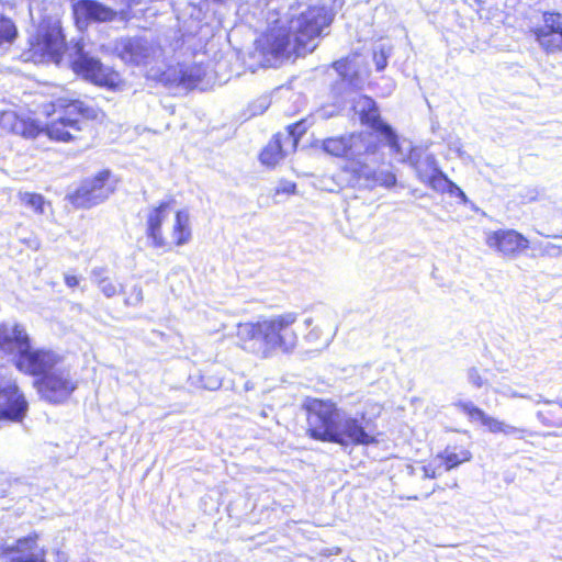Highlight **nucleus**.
Segmentation results:
<instances>
[{
    "label": "nucleus",
    "mask_w": 562,
    "mask_h": 562,
    "mask_svg": "<svg viewBox=\"0 0 562 562\" xmlns=\"http://www.w3.org/2000/svg\"><path fill=\"white\" fill-rule=\"evenodd\" d=\"M42 109L47 119L46 124L27 115L11 113L4 127L8 133L25 139H34L44 134L50 142L69 144L83 139L89 123L92 133L94 125L105 117L101 109L69 95H57L44 103Z\"/></svg>",
    "instance_id": "nucleus-1"
},
{
    "label": "nucleus",
    "mask_w": 562,
    "mask_h": 562,
    "mask_svg": "<svg viewBox=\"0 0 562 562\" xmlns=\"http://www.w3.org/2000/svg\"><path fill=\"white\" fill-rule=\"evenodd\" d=\"M33 387L42 400L58 405L71 397L78 387V381L68 371L49 370L45 375L33 381Z\"/></svg>",
    "instance_id": "nucleus-12"
},
{
    "label": "nucleus",
    "mask_w": 562,
    "mask_h": 562,
    "mask_svg": "<svg viewBox=\"0 0 562 562\" xmlns=\"http://www.w3.org/2000/svg\"><path fill=\"white\" fill-rule=\"evenodd\" d=\"M370 177H361L358 181L364 180L373 187L393 188L396 184V176L390 170L376 172L369 167Z\"/></svg>",
    "instance_id": "nucleus-25"
},
{
    "label": "nucleus",
    "mask_w": 562,
    "mask_h": 562,
    "mask_svg": "<svg viewBox=\"0 0 562 562\" xmlns=\"http://www.w3.org/2000/svg\"><path fill=\"white\" fill-rule=\"evenodd\" d=\"M322 149L330 156L345 158V170L355 179L370 177L369 164L362 157H371L381 154V139H372L371 135L362 131L351 132L338 136L325 138Z\"/></svg>",
    "instance_id": "nucleus-5"
},
{
    "label": "nucleus",
    "mask_w": 562,
    "mask_h": 562,
    "mask_svg": "<svg viewBox=\"0 0 562 562\" xmlns=\"http://www.w3.org/2000/svg\"><path fill=\"white\" fill-rule=\"evenodd\" d=\"M15 369L29 376L40 379L63 362V356L48 348H33L32 342L13 358Z\"/></svg>",
    "instance_id": "nucleus-11"
},
{
    "label": "nucleus",
    "mask_w": 562,
    "mask_h": 562,
    "mask_svg": "<svg viewBox=\"0 0 562 562\" xmlns=\"http://www.w3.org/2000/svg\"><path fill=\"white\" fill-rule=\"evenodd\" d=\"M485 244L504 258H517L530 247L529 239L513 228H499L488 232Z\"/></svg>",
    "instance_id": "nucleus-16"
},
{
    "label": "nucleus",
    "mask_w": 562,
    "mask_h": 562,
    "mask_svg": "<svg viewBox=\"0 0 562 562\" xmlns=\"http://www.w3.org/2000/svg\"><path fill=\"white\" fill-rule=\"evenodd\" d=\"M19 36L15 22L8 15L0 13V48L11 46Z\"/></svg>",
    "instance_id": "nucleus-24"
},
{
    "label": "nucleus",
    "mask_w": 562,
    "mask_h": 562,
    "mask_svg": "<svg viewBox=\"0 0 562 562\" xmlns=\"http://www.w3.org/2000/svg\"><path fill=\"white\" fill-rule=\"evenodd\" d=\"M116 48L119 50V56L123 60L130 63H137L144 53V47L136 38L133 37L122 38L117 43Z\"/></svg>",
    "instance_id": "nucleus-23"
},
{
    "label": "nucleus",
    "mask_w": 562,
    "mask_h": 562,
    "mask_svg": "<svg viewBox=\"0 0 562 562\" xmlns=\"http://www.w3.org/2000/svg\"><path fill=\"white\" fill-rule=\"evenodd\" d=\"M178 85L184 87L195 86L200 81V77L195 75L190 68L181 67L175 77Z\"/></svg>",
    "instance_id": "nucleus-32"
},
{
    "label": "nucleus",
    "mask_w": 562,
    "mask_h": 562,
    "mask_svg": "<svg viewBox=\"0 0 562 562\" xmlns=\"http://www.w3.org/2000/svg\"><path fill=\"white\" fill-rule=\"evenodd\" d=\"M175 200H162L148 209L145 216L144 235L147 245L161 252H170L175 248L191 243L193 237L192 223L187 210L173 211Z\"/></svg>",
    "instance_id": "nucleus-4"
},
{
    "label": "nucleus",
    "mask_w": 562,
    "mask_h": 562,
    "mask_svg": "<svg viewBox=\"0 0 562 562\" xmlns=\"http://www.w3.org/2000/svg\"><path fill=\"white\" fill-rule=\"evenodd\" d=\"M71 70L90 83L110 91H117L124 86L119 71L101 63L100 59L80 55L70 63Z\"/></svg>",
    "instance_id": "nucleus-8"
},
{
    "label": "nucleus",
    "mask_w": 562,
    "mask_h": 562,
    "mask_svg": "<svg viewBox=\"0 0 562 562\" xmlns=\"http://www.w3.org/2000/svg\"><path fill=\"white\" fill-rule=\"evenodd\" d=\"M98 286L106 297H112L119 293V284L108 277L100 279Z\"/></svg>",
    "instance_id": "nucleus-33"
},
{
    "label": "nucleus",
    "mask_w": 562,
    "mask_h": 562,
    "mask_svg": "<svg viewBox=\"0 0 562 562\" xmlns=\"http://www.w3.org/2000/svg\"><path fill=\"white\" fill-rule=\"evenodd\" d=\"M48 549L41 544V533L31 531L12 543L0 544L2 562H47Z\"/></svg>",
    "instance_id": "nucleus-13"
},
{
    "label": "nucleus",
    "mask_w": 562,
    "mask_h": 562,
    "mask_svg": "<svg viewBox=\"0 0 562 562\" xmlns=\"http://www.w3.org/2000/svg\"><path fill=\"white\" fill-rule=\"evenodd\" d=\"M457 407L460 412L467 415L469 420L472 423L479 422L482 425L483 420L487 415L482 408L475 406L471 402H459L457 403Z\"/></svg>",
    "instance_id": "nucleus-30"
},
{
    "label": "nucleus",
    "mask_w": 562,
    "mask_h": 562,
    "mask_svg": "<svg viewBox=\"0 0 562 562\" xmlns=\"http://www.w3.org/2000/svg\"><path fill=\"white\" fill-rule=\"evenodd\" d=\"M299 315L285 312L257 321L240 322L236 326L238 346L260 358H270L274 352L291 353L299 345L296 324Z\"/></svg>",
    "instance_id": "nucleus-3"
},
{
    "label": "nucleus",
    "mask_w": 562,
    "mask_h": 562,
    "mask_svg": "<svg viewBox=\"0 0 562 562\" xmlns=\"http://www.w3.org/2000/svg\"><path fill=\"white\" fill-rule=\"evenodd\" d=\"M18 198L22 205L33 210L35 214L42 215L44 213L46 200L41 193L19 192Z\"/></svg>",
    "instance_id": "nucleus-27"
},
{
    "label": "nucleus",
    "mask_w": 562,
    "mask_h": 562,
    "mask_svg": "<svg viewBox=\"0 0 562 562\" xmlns=\"http://www.w3.org/2000/svg\"><path fill=\"white\" fill-rule=\"evenodd\" d=\"M445 193H448L450 196H454L460 199L461 201H465L467 196L461 188H459L453 181L449 179L448 184L445 189Z\"/></svg>",
    "instance_id": "nucleus-35"
},
{
    "label": "nucleus",
    "mask_w": 562,
    "mask_h": 562,
    "mask_svg": "<svg viewBox=\"0 0 562 562\" xmlns=\"http://www.w3.org/2000/svg\"><path fill=\"white\" fill-rule=\"evenodd\" d=\"M293 151L289 149V144L282 137V133H276L268 144L261 149L259 160L269 168H274L281 160Z\"/></svg>",
    "instance_id": "nucleus-21"
},
{
    "label": "nucleus",
    "mask_w": 562,
    "mask_h": 562,
    "mask_svg": "<svg viewBox=\"0 0 562 562\" xmlns=\"http://www.w3.org/2000/svg\"><path fill=\"white\" fill-rule=\"evenodd\" d=\"M543 24L531 30L541 48L553 54L562 50V14L555 11L542 13Z\"/></svg>",
    "instance_id": "nucleus-18"
},
{
    "label": "nucleus",
    "mask_w": 562,
    "mask_h": 562,
    "mask_svg": "<svg viewBox=\"0 0 562 562\" xmlns=\"http://www.w3.org/2000/svg\"><path fill=\"white\" fill-rule=\"evenodd\" d=\"M293 43L292 31L284 26H270L256 40L257 52L265 58L288 56Z\"/></svg>",
    "instance_id": "nucleus-17"
},
{
    "label": "nucleus",
    "mask_w": 562,
    "mask_h": 562,
    "mask_svg": "<svg viewBox=\"0 0 562 562\" xmlns=\"http://www.w3.org/2000/svg\"><path fill=\"white\" fill-rule=\"evenodd\" d=\"M359 56L358 52H355L352 56H345L330 64L331 68L339 75L342 80H350L357 76L355 72L351 75L353 59Z\"/></svg>",
    "instance_id": "nucleus-29"
},
{
    "label": "nucleus",
    "mask_w": 562,
    "mask_h": 562,
    "mask_svg": "<svg viewBox=\"0 0 562 562\" xmlns=\"http://www.w3.org/2000/svg\"><path fill=\"white\" fill-rule=\"evenodd\" d=\"M474 383H475L477 386H481V385H482V382H480V381H475Z\"/></svg>",
    "instance_id": "nucleus-37"
},
{
    "label": "nucleus",
    "mask_w": 562,
    "mask_h": 562,
    "mask_svg": "<svg viewBox=\"0 0 562 562\" xmlns=\"http://www.w3.org/2000/svg\"><path fill=\"white\" fill-rule=\"evenodd\" d=\"M31 341L30 335L21 324H0V351L3 353L22 352Z\"/></svg>",
    "instance_id": "nucleus-19"
},
{
    "label": "nucleus",
    "mask_w": 562,
    "mask_h": 562,
    "mask_svg": "<svg viewBox=\"0 0 562 562\" xmlns=\"http://www.w3.org/2000/svg\"><path fill=\"white\" fill-rule=\"evenodd\" d=\"M27 411V400L18 382L0 378V422L22 423Z\"/></svg>",
    "instance_id": "nucleus-15"
},
{
    "label": "nucleus",
    "mask_w": 562,
    "mask_h": 562,
    "mask_svg": "<svg viewBox=\"0 0 562 562\" xmlns=\"http://www.w3.org/2000/svg\"><path fill=\"white\" fill-rule=\"evenodd\" d=\"M305 414V436L314 441L336 443L341 447L373 446L380 441V432L371 420L347 417L331 398L306 396L302 402Z\"/></svg>",
    "instance_id": "nucleus-2"
},
{
    "label": "nucleus",
    "mask_w": 562,
    "mask_h": 562,
    "mask_svg": "<svg viewBox=\"0 0 562 562\" xmlns=\"http://www.w3.org/2000/svg\"><path fill=\"white\" fill-rule=\"evenodd\" d=\"M539 419L547 426L560 427L562 425V417L558 408L547 406L538 412Z\"/></svg>",
    "instance_id": "nucleus-31"
},
{
    "label": "nucleus",
    "mask_w": 562,
    "mask_h": 562,
    "mask_svg": "<svg viewBox=\"0 0 562 562\" xmlns=\"http://www.w3.org/2000/svg\"><path fill=\"white\" fill-rule=\"evenodd\" d=\"M306 132L305 120H300L286 127L285 133H282V137L289 144V149L296 151L297 145L302 136Z\"/></svg>",
    "instance_id": "nucleus-26"
},
{
    "label": "nucleus",
    "mask_w": 562,
    "mask_h": 562,
    "mask_svg": "<svg viewBox=\"0 0 562 562\" xmlns=\"http://www.w3.org/2000/svg\"><path fill=\"white\" fill-rule=\"evenodd\" d=\"M472 441L458 439L448 443L445 449L436 454V461H429L422 467L423 475L427 479H436L442 472L451 471L473 459Z\"/></svg>",
    "instance_id": "nucleus-9"
},
{
    "label": "nucleus",
    "mask_w": 562,
    "mask_h": 562,
    "mask_svg": "<svg viewBox=\"0 0 562 562\" xmlns=\"http://www.w3.org/2000/svg\"><path fill=\"white\" fill-rule=\"evenodd\" d=\"M360 123L370 128L364 132L371 135L372 139H381L382 148L387 146L393 153L401 151V144L394 128L383 121L376 102L370 97H363V106L358 111Z\"/></svg>",
    "instance_id": "nucleus-10"
},
{
    "label": "nucleus",
    "mask_w": 562,
    "mask_h": 562,
    "mask_svg": "<svg viewBox=\"0 0 562 562\" xmlns=\"http://www.w3.org/2000/svg\"><path fill=\"white\" fill-rule=\"evenodd\" d=\"M71 10L75 18L83 22H110L116 16L113 9L95 0H77L72 3Z\"/></svg>",
    "instance_id": "nucleus-20"
},
{
    "label": "nucleus",
    "mask_w": 562,
    "mask_h": 562,
    "mask_svg": "<svg viewBox=\"0 0 562 562\" xmlns=\"http://www.w3.org/2000/svg\"><path fill=\"white\" fill-rule=\"evenodd\" d=\"M429 166L431 168V172L429 176H427L426 172H424L423 170L417 169L418 179L427 187H429L431 190L441 194L445 193V189L448 184L449 178L439 168H437L435 164L430 162Z\"/></svg>",
    "instance_id": "nucleus-22"
},
{
    "label": "nucleus",
    "mask_w": 562,
    "mask_h": 562,
    "mask_svg": "<svg viewBox=\"0 0 562 562\" xmlns=\"http://www.w3.org/2000/svg\"><path fill=\"white\" fill-rule=\"evenodd\" d=\"M65 284L68 288H76L79 284V278L75 274H65L64 277Z\"/></svg>",
    "instance_id": "nucleus-36"
},
{
    "label": "nucleus",
    "mask_w": 562,
    "mask_h": 562,
    "mask_svg": "<svg viewBox=\"0 0 562 562\" xmlns=\"http://www.w3.org/2000/svg\"><path fill=\"white\" fill-rule=\"evenodd\" d=\"M119 179L110 169L99 170L66 195L75 209H90L108 200L116 190Z\"/></svg>",
    "instance_id": "nucleus-6"
},
{
    "label": "nucleus",
    "mask_w": 562,
    "mask_h": 562,
    "mask_svg": "<svg viewBox=\"0 0 562 562\" xmlns=\"http://www.w3.org/2000/svg\"><path fill=\"white\" fill-rule=\"evenodd\" d=\"M67 48L65 36L59 26H41L30 42L33 57L47 58L59 64Z\"/></svg>",
    "instance_id": "nucleus-14"
},
{
    "label": "nucleus",
    "mask_w": 562,
    "mask_h": 562,
    "mask_svg": "<svg viewBox=\"0 0 562 562\" xmlns=\"http://www.w3.org/2000/svg\"><path fill=\"white\" fill-rule=\"evenodd\" d=\"M331 22L333 18L324 7L312 5L301 12L295 18V26L292 31L293 52L295 54L312 52L316 46L314 41Z\"/></svg>",
    "instance_id": "nucleus-7"
},
{
    "label": "nucleus",
    "mask_w": 562,
    "mask_h": 562,
    "mask_svg": "<svg viewBox=\"0 0 562 562\" xmlns=\"http://www.w3.org/2000/svg\"><path fill=\"white\" fill-rule=\"evenodd\" d=\"M296 188L295 182L281 179L278 187L274 189V195H294L296 194Z\"/></svg>",
    "instance_id": "nucleus-34"
},
{
    "label": "nucleus",
    "mask_w": 562,
    "mask_h": 562,
    "mask_svg": "<svg viewBox=\"0 0 562 562\" xmlns=\"http://www.w3.org/2000/svg\"><path fill=\"white\" fill-rule=\"evenodd\" d=\"M482 426H484L492 434L512 435V434H518V432L524 434L525 432L524 429H519L517 427L506 425L503 420H499L490 415H486L485 419L482 423Z\"/></svg>",
    "instance_id": "nucleus-28"
}]
</instances>
